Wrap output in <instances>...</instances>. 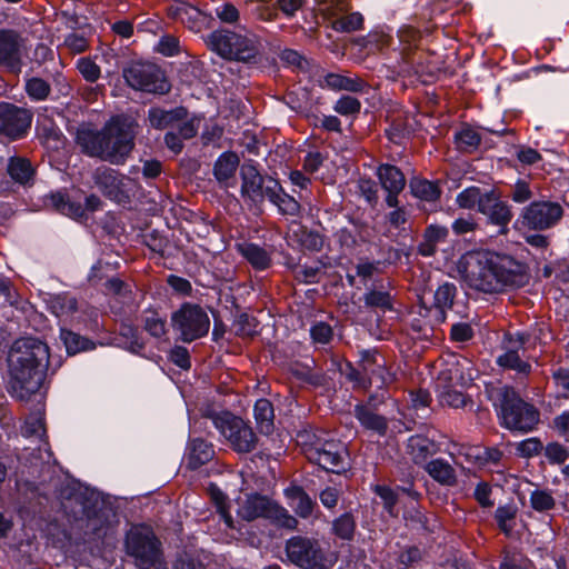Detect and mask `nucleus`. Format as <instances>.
Here are the masks:
<instances>
[{
  "label": "nucleus",
  "mask_w": 569,
  "mask_h": 569,
  "mask_svg": "<svg viewBox=\"0 0 569 569\" xmlns=\"http://www.w3.org/2000/svg\"><path fill=\"white\" fill-rule=\"evenodd\" d=\"M144 329L154 338H160L166 333V322L157 315L147 317L144 320Z\"/></svg>",
  "instance_id": "obj_64"
},
{
  "label": "nucleus",
  "mask_w": 569,
  "mask_h": 569,
  "mask_svg": "<svg viewBox=\"0 0 569 569\" xmlns=\"http://www.w3.org/2000/svg\"><path fill=\"white\" fill-rule=\"evenodd\" d=\"M126 552L140 569H162L161 542L153 530L143 525L132 526L126 535Z\"/></svg>",
  "instance_id": "obj_6"
},
{
  "label": "nucleus",
  "mask_w": 569,
  "mask_h": 569,
  "mask_svg": "<svg viewBox=\"0 0 569 569\" xmlns=\"http://www.w3.org/2000/svg\"><path fill=\"white\" fill-rule=\"evenodd\" d=\"M407 448L416 463L426 461L429 456H432L438 451L437 443L421 435L411 436L408 439Z\"/></svg>",
  "instance_id": "obj_33"
},
{
  "label": "nucleus",
  "mask_w": 569,
  "mask_h": 569,
  "mask_svg": "<svg viewBox=\"0 0 569 569\" xmlns=\"http://www.w3.org/2000/svg\"><path fill=\"white\" fill-rule=\"evenodd\" d=\"M516 513V508L510 505L500 506L497 508L495 518L498 523V527L503 533L510 535L512 532L515 527Z\"/></svg>",
  "instance_id": "obj_46"
},
{
  "label": "nucleus",
  "mask_w": 569,
  "mask_h": 569,
  "mask_svg": "<svg viewBox=\"0 0 569 569\" xmlns=\"http://www.w3.org/2000/svg\"><path fill=\"white\" fill-rule=\"evenodd\" d=\"M552 378L560 397L569 399V369L558 368L552 372Z\"/></svg>",
  "instance_id": "obj_60"
},
{
  "label": "nucleus",
  "mask_w": 569,
  "mask_h": 569,
  "mask_svg": "<svg viewBox=\"0 0 569 569\" xmlns=\"http://www.w3.org/2000/svg\"><path fill=\"white\" fill-rule=\"evenodd\" d=\"M353 415L359 423L367 430L381 437L387 433L388 421L383 416L378 415L368 405L358 403L355 406Z\"/></svg>",
  "instance_id": "obj_25"
},
{
  "label": "nucleus",
  "mask_w": 569,
  "mask_h": 569,
  "mask_svg": "<svg viewBox=\"0 0 569 569\" xmlns=\"http://www.w3.org/2000/svg\"><path fill=\"white\" fill-rule=\"evenodd\" d=\"M28 94L37 100L47 98L50 92V86L40 78H32L26 84Z\"/></svg>",
  "instance_id": "obj_57"
},
{
  "label": "nucleus",
  "mask_w": 569,
  "mask_h": 569,
  "mask_svg": "<svg viewBox=\"0 0 569 569\" xmlns=\"http://www.w3.org/2000/svg\"><path fill=\"white\" fill-rule=\"evenodd\" d=\"M210 419L234 451L247 453L256 449L258 438L252 428L240 417L222 412L210 416Z\"/></svg>",
  "instance_id": "obj_8"
},
{
  "label": "nucleus",
  "mask_w": 569,
  "mask_h": 569,
  "mask_svg": "<svg viewBox=\"0 0 569 569\" xmlns=\"http://www.w3.org/2000/svg\"><path fill=\"white\" fill-rule=\"evenodd\" d=\"M323 268L325 264L320 261L313 266H298L295 269V277L305 283H316L319 281V274Z\"/></svg>",
  "instance_id": "obj_49"
},
{
  "label": "nucleus",
  "mask_w": 569,
  "mask_h": 569,
  "mask_svg": "<svg viewBox=\"0 0 569 569\" xmlns=\"http://www.w3.org/2000/svg\"><path fill=\"white\" fill-rule=\"evenodd\" d=\"M406 525L417 531H433L435 529V525L431 526L429 519L420 510L408 512Z\"/></svg>",
  "instance_id": "obj_52"
},
{
  "label": "nucleus",
  "mask_w": 569,
  "mask_h": 569,
  "mask_svg": "<svg viewBox=\"0 0 569 569\" xmlns=\"http://www.w3.org/2000/svg\"><path fill=\"white\" fill-rule=\"evenodd\" d=\"M360 109V101L351 96H342L333 107V110L341 116L358 114Z\"/></svg>",
  "instance_id": "obj_51"
},
{
  "label": "nucleus",
  "mask_w": 569,
  "mask_h": 569,
  "mask_svg": "<svg viewBox=\"0 0 569 569\" xmlns=\"http://www.w3.org/2000/svg\"><path fill=\"white\" fill-rule=\"evenodd\" d=\"M187 117V110L183 107L171 110L151 108L148 112V119L154 129H164L173 123L183 120Z\"/></svg>",
  "instance_id": "obj_32"
},
{
  "label": "nucleus",
  "mask_w": 569,
  "mask_h": 569,
  "mask_svg": "<svg viewBox=\"0 0 569 569\" xmlns=\"http://www.w3.org/2000/svg\"><path fill=\"white\" fill-rule=\"evenodd\" d=\"M482 200H485V192H481V189L478 187H469L462 190L457 196V204L463 209H473L480 212V208L482 204Z\"/></svg>",
  "instance_id": "obj_43"
},
{
  "label": "nucleus",
  "mask_w": 569,
  "mask_h": 569,
  "mask_svg": "<svg viewBox=\"0 0 569 569\" xmlns=\"http://www.w3.org/2000/svg\"><path fill=\"white\" fill-rule=\"evenodd\" d=\"M545 456L550 463L560 465L569 458V450L558 442H550L545 447Z\"/></svg>",
  "instance_id": "obj_53"
},
{
  "label": "nucleus",
  "mask_w": 569,
  "mask_h": 569,
  "mask_svg": "<svg viewBox=\"0 0 569 569\" xmlns=\"http://www.w3.org/2000/svg\"><path fill=\"white\" fill-rule=\"evenodd\" d=\"M555 505L552 495L547 490L536 489L530 495V506L538 512L549 511Z\"/></svg>",
  "instance_id": "obj_47"
},
{
  "label": "nucleus",
  "mask_w": 569,
  "mask_h": 569,
  "mask_svg": "<svg viewBox=\"0 0 569 569\" xmlns=\"http://www.w3.org/2000/svg\"><path fill=\"white\" fill-rule=\"evenodd\" d=\"M241 196L251 206L260 207L264 200L274 204L282 214L297 216L299 202L283 192L280 183L269 176H262L252 163L240 168Z\"/></svg>",
  "instance_id": "obj_4"
},
{
  "label": "nucleus",
  "mask_w": 569,
  "mask_h": 569,
  "mask_svg": "<svg viewBox=\"0 0 569 569\" xmlns=\"http://www.w3.org/2000/svg\"><path fill=\"white\" fill-rule=\"evenodd\" d=\"M455 141L460 151L470 153L478 149L481 138L476 130L467 127L455 134Z\"/></svg>",
  "instance_id": "obj_41"
},
{
  "label": "nucleus",
  "mask_w": 569,
  "mask_h": 569,
  "mask_svg": "<svg viewBox=\"0 0 569 569\" xmlns=\"http://www.w3.org/2000/svg\"><path fill=\"white\" fill-rule=\"evenodd\" d=\"M208 46L228 60L248 61L256 56V48L249 38H208Z\"/></svg>",
  "instance_id": "obj_15"
},
{
  "label": "nucleus",
  "mask_w": 569,
  "mask_h": 569,
  "mask_svg": "<svg viewBox=\"0 0 569 569\" xmlns=\"http://www.w3.org/2000/svg\"><path fill=\"white\" fill-rule=\"evenodd\" d=\"M411 194L422 201L435 202L440 198L441 190L437 182L413 177L409 181Z\"/></svg>",
  "instance_id": "obj_34"
},
{
  "label": "nucleus",
  "mask_w": 569,
  "mask_h": 569,
  "mask_svg": "<svg viewBox=\"0 0 569 569\" xmlns=\"http://www.w3.org/2000/svg\"><path fill=\"white\" fill-rule=\"evenodd\" d=\"M22 48L17 38H0V64L11 71L20 70Z\"/></svg>",
  "instance_id": "obj_30"
},
{
  "label": "nucleus",
  "mask_w": 569,
  "mask_h": 569,
  "mask_svg": "<svg viewBox=\"0 0 569 569\" xmlns=\"http://www.w3.org/2000/svg\"><path fill=\"white\" fill-rule=\"evenodd\" d=\"M169 359L181 369L187 370L191 367L190 355L186 347L174 346L169 353Z\"/></svg>",
  "instance_id": "obj_58"
},
{
  "label": "nucleus",
  "mask_w": 569,
  "mask_h": 569,
  "mask_svg": "<svg viewBox=\"0 0 569 569\" xmlns=\"http://www.w3.org/2000/svg\"><path fill=\"white\" fill-rule=\"evenodd\" d=\"M456 293V286L449 282L439 286L436 290L431 311L435 312V319L437 322H445L447 317L446 312L452 308Z\"/></svg>",
  "instance_id": "obj_26"
},
{
  "label": "nucleus",
  "mask_w": 569,
  "mask_h": 569,
  "mask_svg": "<svg viewBox=\"0 0 569 569\" xmlns=\"http://www.w3.org/2000/svg\"><path fill=\"white\" fill-rule=\"evenodd\" d=\"M49 360L48 346L32 337L14 341L9 353L11 382L14 397L27 400L40 389Z\"/></svg>",
  "instance_id": "obj_2"
},
{
  "label": "nucleus",
  "mask_w": 569,
  "mask_h": 569,
  "mask_svg": "<svg viewBox=\"0 0 569 569\" xmlns=\"http://www.w3.org/2000/svg\"><path fill=\"white\" fill-rule=\"evenodd\" d=\"M497 363L502 368L515 370L525 376H527L531 369V366L521 359L518 350L513 347H506V352L498 357Z\"/></svg>",
  "instance_id": "obj_40"
},
{
  "label": "nucleus",
  "mask_w": 569,
  "mask_h": 569,
  "mask_svg": "<svg viewBox=\"0 0 569 569\" xmlns=\"http://www.w3.org/2000/svg\"><path fill=\"white\" fill-rule=\"evenodd\" d=\"M360 366L370 381V387L375 386L378 389H383L396 381L395 372L386 367L385 359L377 352L363 351Z\"/></svg>",
  "instance_id": "obj_17"
},
{
  "label": "nucleus",
  "mask_w": 569,
  "mask_h": 569,
  "mask_svg": "<svg viewBox=\"0 0 569 569\" xmlns=\"http://www.w3.org/2000/svg\"><path fill=\"white\" fill-rule=\"evenodd\" d=\"M362 300L368 309H379L382 312L392 309L390 283L376 280L363 293Z\"/></svg>",
  "instance_id": "obj_24"
},
{
  "label": "nucleus",
  "mask_w": 569,
  "mask_h": 569,
  "mask_svg": "<svg viewBox=\"0 0 569 569\" xmlns=\"http://www.w3.org/2000/svg\"><path fill=\"white\" fill-rule=\"evenodd\" d=\"M315 342L328 343L332 338V328L326 322H317L310 329Z\"/></svg>",
  "instance_id": "obj_62"
},
{
  "label": "nucleus",
  "mask_w": 569,
  "mask_h": 569,
  "mask_svg": "<svg viewBox=\"0 0 569 569\" xmlns=\"http://www.w3.org/2000/svg\"><path fill=\"white\" fill-rule=\"evenodd\" d=\"M60 339L62 340L68 355H76L94 348V343L92 341L68 329H61Z\"/></svg>",
  "instance_id": "obj_39"
},
{
  "label": "nucleus",
  "mask_w": 569,
  "mask_h": 569,
  "mask_svg": "<svg viewBox=\"0 0 569 569\" xmlns=\"http://www.w3.org/2000/svg\"><path fill=\"white\" fill-rule=\"evenodd\" d=\"M134 137L132 122L113 118L99 131L79 130L76 140L83 153L112 164H122L134 148Z\"/></svg>",
  "instance_id": "obj_3"
},
{
  "label": "nucleus",
  "mask_w": 569,
  "mask_h": 569,
  "mask_svg": "<svg viewBox=\"0 0 569 569\" xmlns=\"http://www.w3.org/2000/svg\"><path fill=\"white\" fill-rule=\"evenodd\" d=\"M509 197L516 203H525L532 199L533 192L529 183L523 180H518L510 190Z\"/></svg>",
  "instance_id": "obj_56"
},
{
  "label": "nucleus",
  "mask_w": 569,
  "mask_h": 569,
  "mask_svg": "<svg viewBox=\"0 0 569 569\" xmlns=\"http://www.w3.org/2000/svg\"><path fill=\"white\" fill-rule=\"evenodd\" d=\"M48 303L57 317H68L78 311L77 299L68 293L51 296Z\"/></svg>",
  "instance_id": "obj_38"
},
{
  "label": "nucleus",
  "mask_w": 569,
  "mask_h": 569,
  "mask_svg": "<svg viewBox=\"0 0 569 569\" xmlns=\"http://www.w3.org/2000/svg\"><path fill=\"white\" fill-rule=\"evenodd\" d=\"M92 179L104 197L119 203L129 199L127 184L131 180L117 170L101 166L94 170Z\"/></svg>",
  "instance_id": "obj_13"
},
{
  "label": "nucleus",
  "mask_w": 569,
  "mask_h": 569,
  "mask_svg": "<svg viewBox=\"0 0 569 569\" xmlns=\"http://www.w3.org/2000/svg\"><path fill=\"white\" fill-rule=\"evenodd\" d=\"M480 213L487 217L489 223L499 227L501 234L508 233V224L513 217L511 206L502 201L493 190L485 192Z\"/></svg>",
  "instance_id": "obj_18"
},
{
  "label": "nucleus",
  "mask_w": 569,
  "mask_h": 569,
  "mask_svg": "<svg viewBox=\"0 0 569 569\" xmlns=\"http://www.w3.org/2000/svg\"><path fill=\"white\" fill-rule=\"evenodd\" d=\"M123 77L136 90L163 93L169 89L162 71L152 63L132 62L123 70Z\"/></svg>",
  "instance_id": "obj_12"
},
{
  "label": "nucleus",
  "mask_w": 569,
  "mask_h": 569,
  "mask_svg": "<svg viewBox=\"0 0 569 569\" xmlns=\"http://www.w3.org/2000/svg\"><path fill=\"white\" fill-rule=\"evenodd\" d=\"M239 162L238 154L232 151H226L217 159L213 166V174L219 183L226 187L229 186V181L233 179Z\"/></svg>",
  "instance_id": "obj_28"
},
{
  "label": "nucleus",
  "mask_w": 569,
  "mask_h": 569,
  "mask_svg": "<svg viewBox=\"0 0 569 569\" xmlns=\"http://www.w3.org/2000/svg\"><path fill=\"white\" fill-rule=\"evenodd\" d=\"M442 403H446L452 408H461L466 405L467 398L461 390L457 388H442L440 393Z\"/></svg>",
  "instance_id": "obj_54"
},
{
  "label": "nucleus",
  "mask_w": 569,
  "mask_h": 569,
  "mask_svg": "<svg viewBox=\"0 0 569 569\" xmlns=\"http://www.w3.org/2000/svg\"><path fill=\"white\" fill-rule=\"evenodd\" d=\"M491 397L495 406L500 409L502 425L506 428L528 432L539 422L538 410L523 401L512 388L508 386L496 388Z\"/></svg>",
  "instance_id": "obj_5"
},
{
  "label": "nucleus",
  "mask_w": 569,
  "mask_h": 569,
  "mask_svg": "<svg viewBox=\"0 0 569 569\" xmlns=\"http://www.w3.org/2000/svg\"><path fill=\"white\" fill-rule=\"evenodd\" d=\"M325 86L332 90L360 92L365 87V82L360 78H349L338 73H328L325 77Z\"/></svg>",
  "instance_id": "obj_36"
},
{
  "label": "nucleus",
  "mask_w": 569,
  "mask_h": 569,
  "mask_svg": "<svg viewBox=\"0 0 569 569\" xmlns=\"http://www.w3.org/2000/svg\"><path fill=\"white\" fill-rule=\"evenodd\" d=\"M10 180L23 188H31L36 181V168L31 161L21 156H11L6 166Z\"/></svg>",
  "instance_id": "obj_21"
},
{
  "label": "nucleus",
  "mask_w": 569,
  "mask_h": 569,
  "mask_svg": "<svg viewBox=\"0 0 569 569\" xmlns=\"http://www.w3.org/2000/svg\"><path fill=\"white\" fill-rule=\"evenodd\" d=\"M269 519H272L277 525L287 529H296L298 525V520L277 503H274Z\"/></svg>",
  "instance_id": "obj_55"
},
{
  "label": "nucleus",
  "mask_w": 569,
  "mask_h": 569,
  "mask_svg": "<svg viewBox=\"0 0 569 569\" xmlns=\"http://www.w3.org/2000/svg\"><path fill=\"white\" fill-rule=\"evenodd\" d=\"M46 204L61 214L80 219L84 217L86 210L96 211L101 207L102 202L98 196L90 194L86 198V207H82L80 202L72 201L67 194L58 191L50 193L46 198Z\"/></svg>",
  "instance_id": "obj_16"
},
{
  "label": "nucleus",
  "mask_w": 569,
  "mask_h": 569,
  "mask_svg": "<svg viewBox=\"0 0 569 569\" xmlns=\"http://www.w3.org/2000/svg\"><path fill=\"white\" fill-rule=\"evenodd\" d=\"M254 419L263 433H270L273 430V407L268 399H259L254 405Z\"/></svg>",
  "instance_id": "obj_37"
},
{
  "label": "nucleus",
  "mask_w": 569,
  "mask_h": 569,
  "mask_svg": "<svg viewBox=\"0 0 569 569\" xmlns=\"http://www.w3.org/2000/svg\"><path fill=\"white\" fill-rule=\"evenodd\" d=\"M171 326L181 341L190 343L209 332L210 318L201 306L186 302L172 313Z\"/></svg>",
  "instance_id": "obj_9"
},
{
  "label": "nucleus",
  "mask_w": 569,
  "mask_h": 569,
  "mask_svg": "<svg viewBox=\"0 0 569 569\" xmlns=\"http://www.w3.org/2000/svg\"><path fill=\"white\" fill-rule=\"evenodd\" d=\"M346 379L353 383L355 388L367 390L370 387V381L363 373L362 368H355L351 363H347L345 369L341 370Z\"/></svg>",
  "instance_id": "obj_50"
},
{
  "label": "nucleus",
  "mask_w": 569,
  "mask_h": 569,
  "mask_svg": "<svg viewBox=\"0 0 569 569\" xmlns=\"http://www.w3.org/2000/svg\"><path fill=\"white\" fill-rule=\"evenodd\" d=\"M448 236V229L440 226H429L423 236V241L419 244V253L430 257L436 252L439 242H443Z\"/></svg>",
  "instance_id": "obj_35"
},
{
  "label": "nucleus",
  "mask_w": 569,
  "mask_h": 569,
  "mask_svg": "<svg viewBox=\"0 0 569 569\" xmlns=\"http://www.w3.org/2000/svg\"><path fill=\"white\" fill-rule=\"evenodd\" d=\"M31 119L29 110L8 102L0 103V133L19 139L30 128Z\"/></svg>",
  "instance_id": "obj_14"
},
{
  "label": "nucleus",
  "mask_w": 569,
  "mask_h": 569,
  "mask_svg": "<svg viewBox=\"0 0 569 569\" xmlns=\"http://www.w3.org/2000/svg\"><path fill=\"white\" fill-rule=\"evenodd\" d=\"M214 456L211 443L200 438L192 439L188 446L187 467L196 470L209 462Z\"/></svg>",
  "instance_id": "obj_27"
},
{
  "label": "nucleus",
  "mask_w": 569,
  "mask_h": 569,
  "mask_svg": "<svg viewBox=\"0 0 569 569\" xmlns=\"http://www.w3.org/2000/svg\"><path fill=\"white\" fill-rule=\"evenodd\" d=\"M276 502L266 496L259 493L248 495L240 505L238 515L246 521H252L258 518H270Z\"/></svg>",
  "instance_id": "obj_23"
},
{
  "label": "nucleus",
  "mask_w": 569,
  "mask_h": 569,
  "mask_svg": "<svg viewBox=\"0 0 569 569\" xmlns=\"http://www.w3.org/2000/svg\"><path fill=\"white\" fill-rule=\"evenodd\" d=\"M563 216V208L559 202L550 200L532 201L522 208L516 226L529 230L543 231L555 227Z\"/></svg>",
  "instance_id": "obj_10"
},
{
  "label": "nucleus",
  "mask_w": 569,
  "mask_h": 569,
  "mask_svg": "<svg viewBox=\"0 0 569 569\" xmlns=\"http://www.w3.org/2000/svg\"><path fill=\"white\" fill-rule=\"evenodd\" d=\"M240 254L256 270H266L271 266V253L256 243H240L237 246Z\"/></svg>",
  "instance_id": "obj_29"
},
{
  "label": "nucleus",
  "mask_w": 569,
  "mask_h": 569,
  "mask_svg": "<svg viewBox=\"0 0 569 569\" xmlns=\"http://www.w3.org/2000/svg\"><path fill=\"white\" fill-rule=\"evenodd\" d=\"M502 457V451L497 448H485L475 455L476 460L481 465H499Z\"/></svg>",
  "instance_id": "obj_63"
},
{
  "label": "nucleus",
  "mask_w": 569,
  "mask_h": 569,
  "mask_svg": "<svg viewBox=\"0 0 569 569\" xmlns=\"http://www.w3.org/2000/svg\"><path fill=\"white\" fill-rule=\"evenodd\" d=\"M438 380L441 388L468 387L473 380L470 362L462 358L447 363L446 368L439 372Z\"/></svg>",
  "instance_id": "obj_19"
},
{
  "label": "nucleus",
  "mask_w": 569,
  "mask_h": 569,
  "mask_svg": "<svg viewBox=\"0 0 569 569\" xmlns=\"http://www.w3.org/2000/svg\"><path fill=\"white\" fill-rule=\"evenodd\" d=\"M306 457L326 471L341 473L348 468V450L343 442L327 432L315 433L306 445Z\"/></svg>",
  "instance_id": "obj_7"
},
{
  "label": "nucleus",
  "mask_w": 569,
  "mask_h": 569,
  "mask_svg": "<svg viewBox=\"0 0 569 569\" xmlns=\"http://www.w3.org/2000/svg\"><path fill=\"white\" fill-rule=\"evenodd\" d=\"M381 187L388 192L386 202L388 207L396 208L399 204L398 194L406 186L405 174L392 164H381L377 170Z\"/></svg>",
  "instance_id": "obj_20"
},
{
  "label": "nucleus",
  "mask_w": 569,
  "mask_h": 569,
  "mask_svg": "<svg viewBox=\"0 0 569 569\" xmlns=\"http://www.w3.org/2000/svg\"><path fill=\"white\" fill-rule=\"evenodd\" d=\"M427 473L438 483L452 487L457 483L455 468L445 459L437 458L426 465Z\"/></svg>",
  "instance_id": "obj_31"
},
{
  "label": "nucleus",
  "mask_w": 569,
  "mask_h": 569,
  "mask_svg": "<svg viewBox=\"0 0 569 569\" xmlns=\"http://www.w3.org/2000/svg\"><path fill=\"white\" fill-rule=\"evenodd\" d=\"M288 560L301 569H320L323 567L325 553L318 540L295 536L286 542Z\"/></svg>",
  "instance_id": "obj_11"
},
{
  "label": "nucleus",
  "mask_w": 569,
  "mask_h": 569,
  "mask_svg": "<svg viewBox=\"0 0 569 569\" xmlns=\"http://www.w3.org/2000/svg\"><path fill=\"white\" fill-rule=\"evenodd\" d=\"M290 497L295 502L293 509L297 515L308 518L312 513L315 502L301 488H293Z\"/></svg>",
  "instance_id": "obj_44"
},
{
  "label": "nucleus",
  "mask_w": 569,
  "mask_h": 569,
  "mask_svg": "<svg viewBox=\"0 0 569 569\" xmlns=\"http://www.w3.org/2000/svg\"><path fill=\"white\" fill-rule=\"evenodd\" d=\"M499 569H535L533 563L520 552H507Z\"/></svg>",
  "instance_id": "obj_48"
},
{
  "label": "nucleus",
  "mask_w": 569,
  "mask_h": 569,
  "mask_svg": "<svg viewBox=\"0 0 569 569\" xmlns=\"http://www.w3.org/2000/svg\"><path fill=\"white\" fill-rule=\"evenodd\" d=\"M78 70L87 81L94 82L100 77L99 67L87 58H81L78 61Z\"/></svg>",
  "instance_id": "obj_61"
},
{
  "label": "nucleus",
  "mask_w": 569,
  "mask_h": 569,
  "mask_svg": "<svg viewBox=\"0 0 569 569\" xmlns=\"http://www.w3.org/2000/svg\"><path fill=\"white\" fill-rule=\"evenodd\" d=\"M333 532L343 540H351L356 530V521L351 513H343L333 521Z\"/></svg>",
  "instance_id": "obj_45"
},
{
  "label": "nucleus",
  "mask_w": 569,
  "mask_h": 569,
  "mask_svg": "<svg viewBox=\"0 0 569 569\" xmlns=\"http://www.w3.org/2000/svg\"><path fill=\"white\" fill-rule=\"evenodd\" d=\"M168 13L173 19L186 24V27L194 33L200 32L207 21L206 16L198 8L184 1H174L171 3L168 8Z\"/></svg>",
  "instance_id": "obj_22"
},
{
  "label": "nucleus",
  "mask_w": 569,
  "mask_h": 569,
  "mask_svg": "<svg viewBox=\"0 0 569 569\" xmlns=\"http://www.w3.org/2000/svg\"><path fill=\"white\" fill-rule=\"evenodd\" d=\"M216 16L224 23H234L239 19L238 9L230 2H223L214 9Z\"/></svg>",
  "instance_id": "obj_59"
},
{
  "label": "nucleus",
  "mask_w": 569,
  "mask_h": 569,
  "mask_svg": "<svg viewBox=\"0 0 569 569\" xmlns=\"http://www.w3.org/2000/svg\"><path fill=\"white\" fill-rule=\"evenodd\" d=\"M458 271L472 289L498 293L526 282L525 266L510 256L489 251L468 252L458 262Z\"/></svg>",
  "instance_id": "obj_1"
},
{
  "label": "nucleus",
  "mask_w": 569,
  "mask_h": 569,
  "mask_svg": "<svg viewBox=\"0 0 569 569\" xmlns=\"http://www.w3.org/2000/svg\"><path fill=\"white\" fill-rule=\"evenodd\" d=\"M363 17L360 12H352L348 16L332 20L331 27L336 32L350 33L361 29Z\"/></svg>",
  "instance_id": "obj_42"
}]
</instances>
